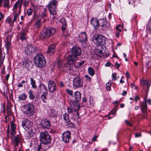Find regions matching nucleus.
<instances>
[{
	"label": "nucleus",
	"mask_w": 151,
	"mask_h": 151,
	"mask_svg": "<svg viewBox=\"0 0 151 151\" xmlns=\"http://www.w3.org/2000/svg\"><path fill=\"white\" fill-rule=\"evenodd\" d=\"M34 61L38 67L42 68L45 65L46 61L44 56L41 54H38L34 58Z\"/></svg>",
	"instance_id": "1"
},
{
	"label": "nucleus",
	"mask_w": 151,
	"mask_h": 151,
	"mask_svg": "<svg viewBox=\"0 0 151 151\" xmlns=\"http://www.w3.org/2000/svg\"><path fill=\"white\" fill-rule=\"evenodd\" d=\"M23 106L22 111L28 116H31L34 115L35 112V107L32 104L28 103L25 104Z\"/></svg>",
	"instance_id": "2"
},
{
	"label": "nucleus",
	"mask_w": 151,
	"mask_h": 151,
	"mask_svg": "<svg viewBox=\"0 0 151 151\" xmlns=\"http://www.w3.org/2000/svg\"><path fill=\"white\" fill-rule=\"evenodd\" d=\"M93 40L94 43L99 45H104L106 41L105 37L101 35L95 36L93 37Z\"/></svg>",
	"instance_id": "3"
},
{
	"label": "nucleus",
	"mask_w": 151,
	"mask_h": 151,
	"mask_svg": "<svg viewBox=\"0 0 151 151\" xmlns=\"http://www.w3.org/2000/svg\"><path fill=\"white\" fill-rule=\"evenodd\" d=\"M39 88L41 92H43L41 96V98L43 100L44 102L46 103L47 102V97L46 94L47 93L45 91H47V88L43 84L41 83L39 86Z\"/></svg>",
	"instance_id": "4"
},
{
	"label": "nucleus",
	"mask_w": 151,
	"mask_h": 151,
	"mask_svg": "<svg viewBox=\"0 0 151 151\" xmlns=\"http://www.w3.org/2000/svg\"><path fill=\"white\" fill-rule=\"evenodd\" d=\"M58 2L56 0H53L49 4V10L51 14L55 15L56 13V8Z\"/></svg>",
	"instance_id": "5"
},
{
	"label": "nucleus",
	"mask_w": 151,
	"mask_h": 151,
	"mask_svg": "<svg viewBox=\"0 0 151 151\" xmlns=\"http://www.w3.org/2000/svg\"><path fill=\"white\" fill-rule=\"evenodd\" d=\"M73 86L76 88L81 87L83 85L82 79L78 77H76L73 80Z\"/></svg>",
	"instance_id": "6"
},
{
	"label": "nucleus",
	"mask_w": 151,
	"mask_h": 151,
	"mask_svg": "<svg viewBox=\"0 0 151 151\" xmlns=\"http://www.w3.org/2000/svg\"><path fill=\"white\" fill-rule=\"evenodd\" d=\"M23 2V0H18L14 4L13 8V13L14 14H15L16 13V10L18 7L19 8L18 11L19 15L20 14L21 11V8Z\"/></svg>",
	"instance_id": "7"
},
{
	"label": "nucleus",
	"mask_w": 151,
	"mask_h": 151,
	"mask_svg": "<svg viewBox=\"0 0 151 151\" xmlns=\"http://www.w3.org/2000/svg\"><path fill=\"white\" fill-rule=\"evenodd\" d=\"M71 133L70 131H67L63 132L62 135V141L65 143H68L70 139Z\"/></svg>",
	"instance_id": "8"
},
{
	"label": "nucleus",
	"mask_w": 151,
	"mask_h": 151,
	"mask_svg": "<svg viewBox=\"0 0 151 151\" xmlns=\"http://www.w3.org/2000/svg\"><path fill=\"white\" fill-rule=\"evenodd\" d=\"M63 119L66 125H68L69 127L73 128L75 127L74 123L71 122L69 118V116L66 113L63 114Z\"/></svg>",
	"instance_id": "9"
},
{
	"label": "nucleus",
	"mask_w": 151,
	"mask_h": 151,
	"mask_svg": "<svg viewBox=\"0 0 151 151\" xmlns=\"http://www.w3.org/2000/svg\"><path fill=\"white\" fill-rule=\"evenodd\" d=\"M37 47L31 45H29L25 47V51L27 55H31L36 50Z\"/></svg>",
	"instance_id": "10"
},
{
	"label": "nucleus",
	"mask_w": 151,
	"mask_h": 151,
	"mask_svg": "<svg viewBox=\"0 0 151 151\" xmlns=\"http://www.w3.org/2000/svg\"><path fill=\"white\" fill-rule=\"evenodd\" d=\"M78 39L82 44L86 43L88 40L87 35L85 32H81L79 35Z\"/></svg>",
	"instance_id": "11"
},
{
	"label": "nucleus",
	"mask_w": 151,
	"mask_h": 151,
	"mask_svg": "<svg viewBox=\"0 0 151 151\" xmlns=\"http://www.w3.org/2000/svg\"><path fill=\"white\" fill-rule=\"evenodd\" d=\"M71 54L78 57L81 54V49L78 47H73L71 49Z\"/></svg>",
	"instance_id": "12"
},
{
	"label": "nucleus",
	"mask_w": 151,
	"mask_h": 151,
	"mask_svg": "<svg viewBox=\"0 0 151 151\" xmlns=\"http://www.w3.org/2000/svg\"><path fill=\"white\" fill-rule=\"evenodd\" d=\"M90 23L94 29H97L99 28L100 26L99 22V20H98L96 18H93L91 19L90 20Z\"/></svg>",
	"instance_id": "13"
},
{
	"label": "nucleus",
	"mask_w": 151,
	"mask_h": 151,
	"mask_svg": "<svg viewBox=\"0 0 151 151\" xmlns=\"http://www.w3.org/2000/svg\"><path fill=\"white\" fill-rule=\"evenodd\" d=\"M40 137L41 143L46 145L47 144V132H45L41 133Z\"/></svg>",
	"instance_id": "14"
},
{
	"label": "nucleus",
	"mask_w": 151,
	"mask_h": 151,
	"mask_svg": "<svg viewBox=\"0 0 151 151\" xmlns=\"http://www.w3.org/2000/svg\"><path fill=\"white\" fill-rule=\"evenodd\" d=\"M12 35V34H10L6 37V46L7 50H9L11 47V40Z\"/></svg>",
	"instance_id": "15"
},
{
	"label": "nucleus",
	"mask_w": 151,
	"mask_h": 151,
	"mask_svg": "<svg viewBox=\"0 0 151 151\" xmlns=\"http://www.w3.org/2000/svg\"><path fill=\"white\" fill-rule=\"evenodd\" d=\"M22 126L25 130H28L31 126L30 122L28 119H24L22 122Z\"/></svg>",
	"instance_id": "16"
},
{
	"label": "nucleus",
	"mask_w": 151,
	"mask_h": 151,
	"mask_svg": "<svg viewBox=\"0 0 151 151\" xmlns=\"http://www.w3.org/2000/svg\"><path fill=\"white\" fill-rule=\"evenodd\" d=\"M48 88L49 91L52 92L55 91L56 87V85L53 81H50L48 84Z\"/></svg>",
	"instance_id": "17"
},
{
	"label": "nucleus",
	"mask_w": 151,
	"mask_h": 151,
	"mask_svg": "<svg viewBox=\"0 0 151 151\" xmlns=\"http://www.w3.org/2000/svg\"><path fill=\"white\" fill-rule=\"evenodd\" d=\"M77 57L72 54L69 55L68 58V64H72L74 63L77 60Z\"/></svg>",
	"instance_id": "18"
},
{
	"label": "nucleus",
	"mask_w": 151,
	"mask_h": 151,
	"mask_svg": "<svg viewBox=\"0 0 151 151\" xmlns=\"http://www.w3.org/2000/svg\"><path fill=\"white\" fill-rule=\"evenodd\" d=\"M59 22L62 24L61 29L63 32L66 29L67 26V22L66 21L64 18H62L60 20Z\"/></svg>",
	"instance_id": "19"
},
{
	"label": "nucleus",
	"mask_w": 151,
	"mask_h": 151,
	"mask_svg": "<svg viewBox=\"0 0 151 151\" xmlns=\"http://www.w3.org/2000/svg\"><path fill=\"white\" fill-rule=\"evenodd\" d=\"M73 97H74L76 101L78 103L81 99V93L78 91H76L74 92V95Z\"/></svg>",
	"instance_id": "20"
},
{
	"label": "nucleus",
	"mask_w": 151,
	"mask_h": 151,
	"mask_svg": "<svg viewBox=\"0 0 151 151\" xmlns=\"http://www.w3.org/2000/svg\"><path fill=\"white\" fill-rule=\"evenodd\" d=\"M55 46L53 44L49 46L48 48V54L50 55H52L54 53L55 50Z\"/></svg>",
	"instance_id": "21"
},
{
	"label": "nucleus",
	"mask_w": 151,
	"mask_h": 151,
	"mask_svg": "<svg viewBox=\"0 0 151 151\" xmlns=\"http://www.w3.org/2000/svg\"><path fill=\"white\" fill-rule=\"evenodd\" d=\"M16 125L13 122H12L11 123V134L13 137L15 134V129L16 127Z\"/></svg>",
	"instance_id": "22"
},
{
	"label": "nucleus",
	"mask_w": 151,
	"mask_h": 151,
	"mask_svg": "<svg viewBox=\"0 0 151 151\" xmlns=\"http://www.w3.org/2000/svg\"><path fill=\"white\" fill-rule=\"evenodd\" d=\"M122 29V26L119 24L116 26L115 36L116 37L118 38L119 37L120 33L121 32Z\"/></svg>",
	"instance_id": "23"
},
{
	"label": "nucleus",
	"mask_w": 151,
	"mask_h": 151,
	"mask_svg": "<svg viewBox=\"0 0 151 151\" xmlns=\"http://www.w3.org/2000/svg\"><path fill=\"white\" fill-rule=\"evenodd\" d=\"M141 104L140 106L141 110L143 114L147 113V106L146 102H141Z\"/></svg>",
	"instance_id": "24"
},
{
	"label": "nucleus",
	"mask_w": 151,
	"mask_h": 151,
	"mask_svg": "<svg viewBox=\"0 0 151 151\" xmlns=\"http://www.w3.org/2000/svg\"><path fill=\"white\" fill-rule=\"evenodd\" d=\"M99 22L100 26L102 27V29H104L105 27L107 24V20L104 18L100 19L99 20Z\"/></svg>",
	"instance_id": "25"
},
{
	"label": "nucleus",
	"mask_w": 151,
	"mask_h": 151,
	"mask_svg": "<svg viewBox=\"0 0 151 151\" xmlns=\"http://www.w3.org/2000/svg\"><path fill=\"white\" fill-rule=\"evenodd\" d=\"M1 48V47H0V67L2 65L4 60L5 57V54L2 53Z\"/></svg>",
	"instance_id": "26"
},
{
	"label": "nucleus",
	"mask_w": 151,
	"mask_h": 151,
	"mask_svg": "<svg viewBox=\"0 0 151 151\" xmlns=\"http://www.w3.org/2000/svg\"><path fill=\"white\" fill-rule=\"evenodd\" d=\"M39 125L42 128L46 129L47 128V120L46 119L42 120L39 124Z\"/></svg>",
	"instance_id": "27"
},
{
	"label": "nucleus",
	"mask_w": 151,
	"mask_h": 151,
	"mask_svg": "<svg viewBox=\"0 0 151 151\" xmlns=\"http://www.w3.org/2000/svg\"><path fill=\"white\" fill-rule=\"evenodd\" d=\"M30 61L28 59H25L23 61L22 64L24 68H28L29 66Z\"/></svg>",
	"instance_id": "28"
},
{
	"label": "nucleus",
	"mask_w": 151,
	"mask_h": 151,
	"mask_svg": "<svg viewBox=\"0 0 151 151\" xmlns=\"http://www.w3.org/2000/svg\"><path fill=\"white\" fill-rule=\"evenodd\" d=\"M14 136V142L15 143L14 145L18 146L21 140V138L19 136L17 135L16 136Z\"/></svg>",
	"instance_id": "29"
},
{
	"label": "nucleus",
	"mask_w": 151,
	"mask_h": 151,
	"mask_svg": "<svg viewBox=\"0 0 151 151\" xmlns=\"http://www.w3.org/2000/svg\"><path fill=\"white\" fill-rule=\"evenodd\" d=\"M55 29L53 28L49 27L48 28V37L52 35L55 32Z\"/></svg>",
	"instance_id": "30"
},
{
	"label": "nucleus",
	"mask_w": 151,
	"mask_h": 151,
	"mask_svg": "<svg viewBox=\"0 0 151 151\" xmlns=\"http://www.w3.org/2000/svg\"><path fill=\"white\" fill-rule=\"evenodd\" d=\"M141 83L142 85L146 86L149 89L150 84H149V81L148 80H142L141 81Z\"/></svg>",
	"instance_id": "31"
},
{
	"label": "nucleus",
	"mask_w": 151,
	"mask_h": 151,
	"mask_svg": "<svg viewBox=\"0 0 151 151\" xmlns=\"http://www.w3.org/2000/svg\"><path fill=\"white\" fill-rule=\"evenodd\" d=\"M57 112L55 110L51 109L50 110V116L52 117H55L57 116Z\"/></svg>",
	"instance_id": "32"
},
{
	"label": "nucleus",
	"mask_w": 151,
	"mask_h": 151,
	"mask_svg": "<svg viewBox=\"0 0 151 151\" xmlns=\"http://www.w3.org/2000/svg\"><path fill=\"white\" fill-rule=\"evenodd\" d=\"M29 97L30 99L33 100L35 98V96L33 94V91L31 89H30L28 92Z\"/></svg>",
	"instance_id": "33"
},
{
	"label": "nucleus",
	"mask_w": 151,
	"mask_h": 151,
	"mask_svg": "<svg viewBox=\"0 0 151 151\" xmlns=\"http://www.w3.org/2000/svg\"><path fill=\"white\" fill-rule=\"evenodd\" d=\"M48 147H51L53 145V142H52V139L50 136L48 134Z\"/></svg>",
	"instance_id": "34"
},
{
	"label": "nucleus",
	"mask_w": 151,
	"mask_h": 151,
	"mask_svg": "<svg viewBox=\"0 0 151 151\" xmlns=\"http://www.w3.org/2000/svg\"><path fill=\"white\" fill-rule=\"evenodd\" d=\"M30 83L32 85V87L33 88L35 89L37 88V86L36 84L35 81L34 80L33 78H30Z\"/></svg>",
	"instance_id": "35"
},
{
	"label": "nucleus",
	"mask_w": 151,
	"mask_h": 151,
	"mask_svg": "<svg viewBox=\"0 0 151 151\" xmlns=\"http://www.w3.org/2000/svg\"><path fill=\"white\" fill-rule=\"evenodd\" d=\"M73 108L74 111L75 112H77L79 111L80 106L78 103H76L75 104L73 105Z\"/></svg>",
	"instance_id": "36"
},
{
	"label": "nucleus",
	"mask_w": 151,
	"mask_h": 151,
	"mask_svg": "<svg viewBox=\"0 0 151 151\" xmlns=\"http://www.w3.org/2000/svg\"><path fill=\"white\" fill-rule=\"evenodd\" d=\"M27 98V96L24 93H22L19 95L18 98L20 100L23 101L26 100Z\"/></svg>",
	"instance_id": "37"
},
{
	"label": "nucleus",
	"mask_w": 151,
	"mask_h": 151,
	"mask_svg": "<svg viewBox=\"0 0 151 151\" xmlns=\"http://www.w3.org/2000/svg\"><path fill=\"white\" fill-rule=\"evenodd\" d=\"M88 72L89 74L91 76H93L95 74L94 70L92 68L90 67L88 68Z\"/></svg>",
	"instance_id": "38"
},
{
	"label": "nucleus",
	"mask_w": 151,
	"mask_h": 151,
	"mask_svg": "<svg viewBox=\"0 0 151 151\" xmlns=\"http://www.w3.org/2000/svg\"><path fill=\"white\" fill-rule=\"evenodd\" d=\"M26 33L24 32L21 34L20 38L22 40H25L26 39Z\"/></svg>",
	"instance_id": "39"
},
{
	"label": "nucleus",
	"mask_w": 151,
	"mask_h": 151,
	"mask_svg": "<svg viewBox=\"0 0 151 151\" xmlns=\"http://www.w3.org/2000/svg\"><path fill=\"white\" fill-rule=\"evenodd\" d=\"M69 65V70L75 71L76 70L74 65L73 63L68 64Z\"/></svg>",
	"instance_id": "40"
},
{
	"label": "nucleus",
	"mask_w": 151,
	"mask_h": 151,
	"mask_svg": "<svg viewBox=\"0 0 151 151\" xmlns=\"http://www.w3.org/2000/svg\"><path fill=\"white\" fill-rule=\"evenodd\" d=\"M118 105H116L115 108L113 109L110 112L109 114H112L113 115H115L117 110V107H118Z\"/></svg>",
	"instance_id": "41"
},
{
	"label": "nucleus",
	"mask_w": 151,
	"mask_h": 151,
	"mask_svg": "<svg viewBox=\"0 0 151 151\" xmlns=\"http://www.w3.org/2000/svg\"><path fill=\"white\" fill-rule=\"evenodd\" d=\"M41 35L43 38H45L47 35V30H43L42 31L41 33Z\"/></svg>",
	"instance_id": "42"
},
{
	"label": "nucleus",
	"mask_w": 151,
	"mask_h": 151,
	"mask_svg": "<svg viewBox=\"0 0 151 151\" xmlns=\"http://www.w3.org/2000/svg\"><path fill=\"white\" fill-rule=\"evenodd\" d=\"M4 7H9V0H4Z\"/></svg>",
	"instance_id": "43"
},
{
	"label": "nucleus",
	"mask_w": 151,
	"mask_h": 151,
	"mask_svg": "<svg viewBox=\"0 0 151 151\" xmlns=\"http://www.w3.org/2000/svg\"><path fill=\"white\" fill-rule=\"evenodd\" d=\"M0 112L1 113H5V106L4 105H2L0 108Z\"/></svg>",
	"instance_id": "44"
},
{
	"label": "nucleus",
	"mask_w": 151,
	"mask_h": 151,
	"mask_svg": "<svg viewBox=\"0 0 151 151\" xmlns=\"http://www.w3.org/2000/svg\"><path fill=\"white\" fill-rule=\"evenodd\" d=\"M66 91L67 93L69 94L70 96H73V92L72 90H70L68 89H66Z\"/></svg>",
	"instance_id": "45"
},
{
	"label": "nucleus",
	"mask_w": 151,
	"mask_h": 151,
	"mask_svg": "<svg viewBox=\"0 0 151 151\" xmlns=\"http://www.w3.org/2000/svg\"><path fill=\"white\" fill-rule=\"evenodd\" d=\"M128 2L129 5H132L134 7L135 6V1L134 0H128Z\"/></svg>",
	"instance_id": "46"
},
{
	"label": "nucleus",
	"mask_w": 151,
	"mask_h": 151,
	"mask_svg": "<svg viewBox=\"0 0 151 151\" xmlns=\"http://www.w3.org/2000/svg\"><path fill=\"white\" fill-rule=\"evenodd\" d=\"M33 12V11L31 9H29L27 10V14L28 16L31 15Z\"/></svg>",
	"instance_id": "47"
},
{
	"label": "nucleus",
	"mask_w": 151,
	"mask_h": 151,
	"mask_svg": "<svg viewBox=\"0 0 151 151\" xmlns=\"http://www.w3.org/2000/svg\"><path fill=\"white\" fill-rule=\"evenodd\" d=\"M85 77L86 78V81L87 82H89L91 81V78L88 75H86L85 76Z\"/></svg>",
	"instance_id": "48"
},
{
	"label": "nucleus",
	"mask_w": 151,
	"mask_h": 151,
	"mask_svg": "<svg viewBox=\"0 0 151 151\" xmlns=\"http://www.w3.org/2000/svg\"><path fill=\"white\" fill-rule=\"evenodd\" d=\"M146 28L151 32V23L148 22L147 24L146 25Z\"/></svg>",
	"instance_id": "49"
},
{
	"label": "nucleus",
	"mask_w": 151,
	"mask_h": 151,
	"mask_svg": "<svg viewBox=\"0 0 151 151\" xmlns=\"http://www.w3.org/2000/svg\"><path fill=\"white\" fill-rule=\"evenodd\" d=\"M29 2L28 0H24L23 4L25 7H26L29 5Z\"/></svg>",
	"instance_id": "50"
},
{
	"label": "nucleus",
	"mask_w": 151,
	"mask_h": 151,
	"mask_svg": "<svg viewBox=\"0 0 151 151\" xmlns=\"http://www.w3.org/2000/svg\"><path fill=\"white\" fill-rule=\"evenodd\" d=\"M25 83V81L23 80L22 81V83H19L17 84V87L19 88L22 87L23 86L22 84H24Z\"/></svg>",
	"instance_id": "51"
},
{
	"label": "nucleus",
	"mask_w": 151,
	"mask_h": 151,
	"mask_svg": "<svg viewBox=\"0 0 151 151\" xmlns=\"http://www.w3.org/2000/svg\"><path fill=\"white\" fill-rule=\"evenodd\" d=\"M112 81H114L116 80V74L114 73H112Z\"/></svg>",
	"instance_id": "52"
},
{
	"label": "nucleus",
	"mask_w": 151,
	"mask_h": 151,
	"mask_svg": "<svg viewBox=\"0 0 151 151\" xmlns=\"http://www.w3.org/2000/svg\"><path fill=\"white\" fill-rule=\"evenodd\" d=\"M73 111V109H72V107L69 106L67 108L68 112L69 113H71Z\"/></svg>",
	"instance_id": "53"
},
{
	"label": "nucleus",
	"mask_w": 151,
	"mask_h": 151,
	"mask_svg": "<svg viewBox=\"0 0 151 151\" xmlns=\"http://www.w3.org/2000/svg\"><path fill=\"white\" fill-rule=\"evenodd\" d=\"M44 12L42 13V17H44L46 16V8H44L43 9Z\"/></svg>",
	"instance_id": "54"
},
{
	"label": "nucleus",
	"mask_w": 151,
	"mask_h": 151,
	"mask_svg": "<svg viewBox=\"0 0 151 151\" xmlns=\"http://www.w3.org/2000/svg\"><path fill=\"white\" fill-rule=\"evenodd\" d=\"M15 14V15L14 16V19H13V22H15L16 21L17 19V17H18V14H16V13Z\"/></svg>",
	"instance_id": "55"
},
{
	"label": "nucleus",
	"mask_w": 151,
	"mask_h": 151,
	"mask_svg": "<svg viewBox=\"0 0 151 151\" xmlns=\"http://www.w3.org/2000/svg\"><path fill=\"white\" fill-rule=\"evenodd\" d=\"M35 24L37 27H39L40 25V20L37 21L35 23Z\"/></svg>",
	"instance_id": "56"
},
{
	"label": "nucleus",
	"mask_w": 151,
	"mask_h": 151,
	"mask_svg": "<svg viewBox=\"0 0 151 151\" xmlns=\"http://www.w3.org/2000/svg\"><path fill=\"white\" fill-rule=\"evenodd\" d=\"M125 122L127 125L131 127H132V124L130 123L129 121L127 120H125Z\"/></svg>",
	"instance_id": "57"
},
{
	"label": "nucleus",
	"mask_w": 151,
	"mask_h": 151,
	"mask_svg": "<svg viewBox=\"0 0 151 151\" xmlns=\"http://www.w3.org/2000/svg\"><path fill=\"white\" fill-rule=\"evenodd\" d=\"M74 65L76 68V69H77V68H79V67H80V65L79 64V63L78 62H76L74 64Z\"/></svg>",
	"instance_id": "58"
},
{
	"label": "nucleus",
	"mask_w": 151,
	"mask_h": 151,
	"mask_svg": "<svg viewBox=\"0 0 151 151\" xmlns=\"http://www.w3.org/2000/svg\"><path fill=\"white\" fill-rule=\"evenodd\" d=\"M106 85L107 86L111 87V81H109L108 83H106Z\"/></svg>",
	"instance_id": "59"
},
{
	"label": "nucleus",
	"mask_w": 151,
	"mask_h": 151,
	"mask_svg": "<svg viewBox=\"0 0 151 151\" xmlns=\"http://www.w3.org/2000/svg\"><path fill=\"white\" fill-rule=\"evenodd\" d=\"M58 66L59 67H61L62 64V60H59L58 61Z\"/></svg>",
	"instance_id": "60"
},
{
	"label": "nucleus",
	"mask_w": 151,
	"mask_h": 151,
	"mask_svg": "<svg viewBox=\"0 0 151 151\" xmlns=\"http://www.w3.org/2000/svg\"><path fill=\"white\" fill-rule=\"evenodd\" d=\"M140 98L139 96H135L134 97V101H135V102L137 103V101L139 100Z\"/></svg>",
	"instance_id": "61"
},
{
	"label": "nucleus",
	"mask_w": 151,
	"mask_h": 151,
	"mask_svg": "<svg viewBox=\"0 0 151 151\" xmlns=\"http://www.w3.org/2000/svg\"><path fill=\"white\" fill-rule=\"evenodd\" d=\"M135 136L136 137H140L141 136V133H135Z\"/></svg>",
	"instance_id": "62"
},
{
	"label": "nucleus",
	"mask_w": 151,
	"mask_h": 151,
	"mask_svg": "<svg viewBox=\"0 0 151 151\" xmlns=\"http://www.w3.org/2000/svg\"><path fill=\"white\" fill-rule=\"evenodd\" d=\"M41 148H42V145H41V144H40L38 146V147L37 149V151H40V150L41 149Z\"/></svg>",
	"instance_id": "63"
},
{
	"label": "nucleus",
	"mask_w": 151,
	"mask_h": 151,
	"mask_svg": "<svg viewBox=\"0 0 151 151\" xmlns=\"http://www.w3.org/2000/svg\"><path fill=\"white\" fill-rule=\"evenodd\" d=\"M126 75L127 78H130V75L129 72L127 71L126 73Z\"/></svg>",
	"instance_id": "64"
}]
</instances>
